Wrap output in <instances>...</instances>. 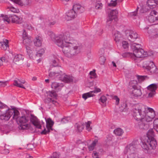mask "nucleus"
Here are the masks:
<instances>
[{
	"label": "nucleus",
	"mask_w": 158,
	"mask_h": 158,
	"mask_svg": "<svg viewBox=\"0 0 158 158\" xmlns=\"http://www.w3.org/2000/svg\"><path fill=\"white\" fill-rule=\"evenodd\" d=\"M139 8L138 7H137L136 10L134 12H131L129 14V15L130 17H132L134 16H135L137 15V11L139 9Z\"/></svg>",
	"instance_id": "nucleus-50"
},
{
	"label": "nucleus",
	"mask_w": 158,
	"mask_h": 158,
	"mask_svg": "<svg viewBox=\"0 0 158 158\" xmlns=\"http://www.w3.org/2000/svg\"><path fill=\"white\" fill-rule=\"evenodd\" d=\"M98 142V140L95 139L93 141V143L88 146V148L89 151H92L94 149Z\"/></svg>",
	"instance_id": "nucleus-36"
},
{
	"label": "nucleus",
	"mask_w": 158,
	"mask_h": 158,
	"mask_svg": "<svg viewBox=\"0 0 158 158\" xmlns=\"http://www.w3.org/2000/svg\"><path fill=\"white\" fill-rule=\"evenodd\" d=\"M19 81H18L16 80H14V81L13 85H14L15 86L17 87L21 88L23 89H25V88L24 87L23 85H22L21 84L19 83Z\"/></svg>",
	"instance_id": "nucleus-44"
},
{
	"label": "nucleus",
	"mask_w": 158,
	"mask_h": 158,
	"mask_svg": "<svg viewBox=\"0 0 158 158\" xmlns=\"http://www.w3.org/2000/svg\"><path fill=\"white\" fill-rule=\"evenodd\" d=\"M59 61L57 59H51L50 62V68L49 70H51V68L54 67L55 68L58 67L59 66Z\"/></svg>",
	"instance_id": "nucleus-30"
},
{
	"label": "nucleus",
	"mask_w": 158,
	"mask_h": 158,
	"mask_svg": "<svg viewBox=\"0 0 158 158\" xmlns=\"http://www.w3.org/2000/svg\"><path fill=\"white\" fill-rule=\"evenodd\" d=\"M95 70H94L92 71H91L89 72V78L91 79L94 78L96 77L97 75L95 73Z\"/></svg>",
	"instance_id": "nucleus-41"
},
{
	"label": "nucleus",
	"mask_w": 158,
	"mask_h": 158,
	"mask_svg": "<svg viewBox=\"0 0 158 158\" xmlns=\"http://www.w3.org/2000/svg\"><path fill=\"white\" fill-rule=\"evenodd\" d=\"M101 91L100 89L95 88L94 90L93 91H90L89 92L83 94L82 97L85 100H86L88 98L93 97L94 96V95L93 93H97L100 92Z\"/></svg>",
	"instance_id": "nucleus-16"
},
{
	"label": "nucleus",
	"mask_w": 158,
	"mask_h": 158,
	"mask_svg": "<svg viewBox=\"0 0 158 158\" xmlns=\"http://www.w3.org/2000/svg\"><path fill=\"white\" fill-rule=\"evenodd\" d=\"M19 113L17 115L16 119L17 123L19 125V127L20 130H27L29 128L30 125L26 123L28 121V119L25 116L18 117Z\"/></svg>",
	"instance_id": "nucleus-8"
},
{
	"label": "nucleus",
	"mask_w": 158,
	"mask_h": 158,
	"mask_svg": "<svg viewBox=\"0 0 158 158\" xmlns=\"http://www.w3.org/2000/svg\"><path fill=\"white\" fill-rule=\"evenodd\" d=\"M126 37L129 40L133 42L138 37V34L135 31L131 30H128L125 31Z\"/></svg>",
	"instance_id": "nucleus-11"
},
{
	"label": "nucleus",
	"mask_w": 158,
	"mask_h": 158,
	"mask_svg": "<svg viewBox=\"0 0 158 158\" xmlns=\"http://www.w3.org/2000/svg\"><path fill=\"white\" fill-rule=\"evenodd\" d=\"M30 121L36 128L39 129L41 128V126L40 122L36 117L31 115Z\"/></svg>",
	"instance_id": "nucleus-18"
},
{
	"label": "nucleus",
	"mask_w": 158,
	"mask_h": 158,
	"mask_svg": "<svg viewBox=\"0 0 158 158\" xmlns=\"http://www.w3.org/2000/svg\"><path fill=\"white\" fill-rule=\"evenodd\" d=\"M73 9L77 14L83 12L85 10L84 7L78 4H74L73 5Z\"/></svg>",
	"instance_id": "nucleus-20"
},
{
	"label": "nucleus",
	"mask_w": 158,
	"mask_h": 158,
	"mask_svg": "<svg viewBox=\"0 0 158 158\" xmlns=\"http://www.w3.org/2000/svg\"><path fill=\"white\" fill-rule=\"evenodd\" d=\"M0 87H5L7 85V81H0Z\"/></svg>",
	"instance_id": "nucleus-56"
},
{
	"label": "nucleus",
	"mask_w": 158,
	"mask_h": 158,
	"mask_svg": "<svg viewBox=\"0 0 158 158\" xmlns=\"http://www.w3.org/2000/svg\"><path fill=\"white\" fill-rule=\"evenodd\" d=\"M34 44L36 46H40L42 45L41 38L40 36L37 37L34 40Z\"/></svg>",
	"instance_id": "nucleus-33"
},
{
	"label": "nucleus",
	"mask_w": 158,
	"mask_h": 158,
	"mask_svg": "<svg viewBox=\"0 0 158 158\" xmlns=\"http://www.w3.org/2000/svg\"><path fill=\"white\" fill-rule=\"evenodd\" d=\"M79 25L78 23H74L72 24L71 26V29L73 30H77L79 28Z\"/></svg>",
	"instance_id": "nucleus-45"
},
{
	"label": "nucleus",
	"mask_w": 158,
	"mask_h": 158,
	"mask_svg": "<svg viewBox=\"0 0 158 158\" xmlns=\"http://www.w3.org/2000/svg\"><path fill=\"white\" fill-rule=\"evenodd\" d=\"M113 99L115 100L116 104L118 105L119 103L120 99L117 96H114Z\"/></svg>",
	"instance_id": "nucleus-58"
},
{
	"label": "nucleus",
	"mask_w": 158,
	"mask_h": 158,
	"mask_svg": "<svg viewBox=\"0 0 158 158\" xmlns=\"http://www.w3.org/2000/svg\"><path fill=\"white\" fill-rule=\"evenodd\" d=\"M144 9V8H142L140 10V11L142 13H145V12L147 11L148 10V8H146V7H145V10H143V9Z\"/></svg>",
	"instance_id": "nucleus-64"
},
{
	"label": "nucleus",
	"mask_w": 158,
	"mask_h": 158,
	"mask_svg": "<svg viewBox=\"0 0 158 158\" xmlns=\"http://www.w3.org/2000/svg\"><path fill=\"white\" fill-rule=\"evenodd\" d=\"M137 77L139 82H141L144 80L148 79V77L146 76H137Z\"/></svg>",
	"instance_id": "nucleus-43"
},
{
	"label": "nucleus",
	"mask_w": 158,
	"mask_h": 158,
	"mask_svg": "<svg viewBox=\"0 0 158 158\" xmlns=\"http://www.w3.org/2000/svg\"><path fill=\"white\" fill-rule=\"evenodd\" d=\"M102 6V4L100 2H96L95 5V8L97 9H101Z\"/></svg>",
	"instance_id": "nucleus-46"
},
{
	"label": "nucleus",
	"mask_w": 158,
	"mask_h": 158,
	"mask_svg": "<svg viewBox=\"0 0 158 158\" xmlns=\"http://www.w3.org/2000/svg\"><path fill=\"white\" fill-rule=\"evenodd\" d=\"M91 123V122L90 121H88L87 123H84V125H86V129L88 131H90L91 129V128L90 127V124Z\"/></svg>",
	"instance_id": "nucleus-49"
},
{
	"label": "nucleus",
	"mask_w": 158,
	"mask_h": 158,
	"mask_svg": "<svg viewBox=\"0 0 158 158\" xmlns=\"http://www.w3.org/2000/svg\"><path fill=\"white\" fill-rule=\"evenodd\" d=\"M2 20L5 23H9L11 20L12 22L19 24L23 22L22 18L14 14L13 15H4L2 14L1 16Z\"/></svg>",
	"instance_id": "nucleus-5"
},
{
	"label": "nucleus",
	"mask_w": 158,
	"mask_h": 158,
	"mask_svg": "<svg viewBox=\"0 0 158 158\" xmlns=\"http://www.w3.org/2000/svg\"><path fill=\"white\" fill-rule=\"evenodd\" d=\"M129 44L128 42L126 41H121V46L119 47H123L124 49H126L128 47Z\"/></svg>",
	"instance_id": "nucleus-42"
},
{
	"label": "nucleus",
	"mask_w": 158,
	"mask_h": 158,
	"mask_svg": "<svg viewBox=\"0 0 158 158\" xmlns=\"http://www.w3.org/2000/svg\"><path fill=\"white\" fill-rule=\"evenodd\" d=\"M23 43L25 45L29 57L31 59L33 58L32 52L31 49L32 42L31 38H27L23 40Z\"/></svg>",
	"instance_id": "nucleus-10"
},
{
	"label": "nucleus",
	"mask_w": 158,
	"mask_h": 158,
	"mask_svg": "<svg viewBox=\"0 0 158 158\" xmlns=\"http://www.w3.org/2000/svg\"><path fill=\"white\" fill-rule=\"evenodd\" d=\"M131 91L132 92L133 95L135 97H139L141 96L142 94V91L140 86L133 89Z\"/></svg>",
	"instance_id": "nucleus-22"
},
{
	"label": "nucleus",
	"mask_w": 158,
	"mask_h": 158,
	"mask_svg": "<svg viewBox=\"0 0 158 158\" xmlns=\"http://www.w3.org/2000/svg\"><path fill=\"white\" fill-rule=\"evenodd\" d=\"M76 130L77 132L81 131L84 128V123L79 122L75 125Z\"/></svg>",
	"instance_id": "nucleus-28"
},
{
	"label": "nucleus",
	"mask_w": 158,
	"mask_h": 158,
	"mask_svg": "<svg viewBox=\"0 0 158 158\" xmlns=\"http://www.w3.org/2000/svg\"><path fill=\"white\" fill-rule=\"evenodd\" d=\"M122 56L124 57H130L134 60V58H135L134 54L130 52H127L123 54Z\"/></svg>",
	"instance_id": "nucleus-39"
},
{
	"label": "nucleus",
	"mask_w": 158,
	"mask_h": 158,
	"mask_svg": "<svg viewBox=\"0 0 158 158\" xmlns=\"http://www.w3.org/2000/svg\"><path fill=\"white\" fill-rule=\"evenodd\" d=\"M143 67L152 73H158V69L154 63L152 61H144L143 62Z\"/></svg>",
	"instance_id": "nucleus-9"
},
{
	"label": "nucleus",
	"mask_w": 158,
	"mask_h": 158,
	"mask_svg": "<svg viewBox=\"0 0 158 158\" xmlns=\"http://www.w3.org/2000/svg\"><path fill=\"white\" fill-rule=\"evenodd\" d=\"M117 0H111L110 3L108 4V6H116L117 4Z\"/></svg>",
	"instance_id": "nucleus-47"
},
{
	"label": "nucleus",
	"mask_w": 158,
	"mask_h": 158,
	"mask_svg": "<svg viewBox=\"0 0 158 158\" xmlns=\"http://www.w3.org/2000/svg\"><path fill=\"white\" fill-rule=\"evenodd\" d=\"M14 2L21 6L29 5L30 2L29 0H10Z\"/></svg>",
	"instance_id": "nucleus-21"
},
{
	"label": "nucleus",
	"mask_w": 158,
	"mask_h": 158,
	"mask_svg": "<svg viewBox=\"0 0 158 158\" xmlns=\"http://www.w3.org/2000/svg\"><path fill=\"white\" fill-rule=\"evenodd\" d=\"M47 94L50 97L55 98H56L57 96V95L56 92L53 90L49 91L47 93Z\"/></svg>",
	"instance_id": "nucleus-37"
},
{
	"label": "nucleus",
	"mask_w": 158,
	"mask_h": 158,
	"mask_svg": "<svg viewBox=\"0 0 158 158\" xmlns=\"http://www.w3.org/2000/svg\"><path fill=\"white\" fill-rule=\"evenodd\" d=\"M0 66H2V65L3 64L2 63L3 61H5V57H2L1 58H0Z\"/></svg>",
	"instance_id": "nucleus-61"
},
{
	"label": "nucleus",
	"mask_w": 158,
	"mask_h": 158,
	"mask_svg": "<svg viewBox=\"0 0 158 158\" xmlns=\"http://www.w3.org/2000/svg\"><path fill=\"white\" fill-rule=\"evenodd\" d=\"M147 136L145 139L154 138V133L152 129H150L147 133Z\"/></svg>",
	"instance_id": "nucleus-34"
},
{
	"label": "nucleus",
	"mask_w": 158,
	"mask_h": 158,
	"mask_svg": "<svg viewBox=\"0 0 158 158\" xmlns=\"http://www.w3.org/2000/svg\"><path fill=\"white\" fill-rule=\"evenodd\" d=\"M139 86L137 81L133 80L129 82L128 88L131 91V90L136 88Z\"/></svg>",
	"instance_id": "nucleus-25"
},
{
	"label": "nucleus",
	"mask_w": 158,
	"mask_h": 158,
	"mask_svg": "<svg viewBox=\"0 0 158 158\" xmlns=\"http://www.w3.org/2000/svg\"><path fill=\"white\" fill-rule=\"evenodd\" d=\"M47 130L45 128L44 129V130H43L41 132V134H46L47 133H48L50 131V129H49V131L48 130V129L47 128Z\"/></svg>",
	"instance_id": "nucleus-59"
},
{
	"label": "nucleus",
	"mask_w": 158,
	"mask_h": 158,
	"mask_svg": "<svg viewBox=\"0 0 158 158\" xmlns=\"http://www.w3.org/2000/svg\"><path fill=\"white\" fill-rule=\"evenodd\" d=\"M22 38L23 40H24V39H26L27 38H30V37H28L25 30H23V32L22 35Z\"/></svg>",
	"instance_id": "nucleus-53"
},
{
	"label": "nucleus",
	"mask_w": 158,
	"mask_h": 158,
	"mask_svg": "<svg viewBox=\"0 0 158 158\" xmlns=\"http://www.w3.org/2000/svg\"><path fill=\"white\" fill-rule=\"evenodd\" d=\"M44 53V50L43 48H41L38 50L35 55V58L37 57H40Z\"/></svg>",
	"instance_id": "nucleus-40"
},
{
	"label": "nucleus",
	"mask_w": 158,
	"mask_h": 158,
	"mask_svg": "<svg viewBox=\"0 0 158 158\" xmlns=\"http://www.w3.org/2000/svg\"><path fill=\"white\" fill-rule=\"evenodd\" d=\"M114 37L117 46H121V42L123 39V36L121 33L118 31H115Z\"/></svg>",
	"instance_id": "nucleus-14"
},
{
	"label": "nucleus",
	"mask_w": 158,
	"mask_h": 158,
	"mask_svg": "<svg viewBox=\"0 0 158 158\" xmlns=\"http://www.w3.org/2000/svg\"><path fill=\"white\" fill-rule=\"evenodd\" d=\"M49 35L53 42L59 47L62 48L63 53L68 57L72 58L80 52L81 46L71 37L69 33H65L63 35H56L53 32H50Z\"/></svg>",
	"instance_id": "nucleus-1"
},
{
	"label": "nucleus",
	"mask_w": 158,
	"mask_h": 158,
	"mask_svg": "<svg viewBox=\"0 0 158 158\" xmlns=\"http://www.w3.org/2000/svg\"><path fill=\"white\" fill-rule=\"evenodd\" d=\"M59 155L56 152H54L52 155L49 158H59Z\"/></svg>",
	"instance_id": "nucleus-55"
},
{
	"label": "nucleus",
	"mask_w": 158,
	"mask_h": 158,
	"mask_svg": "<svg viewBox=\"0 0 158 158\" xmlns=\"http://www.w3.org/2000/svg\"><path fill=\"white\" fill-rule=\"evenodd\" d=\"M70 119L69 117H67L63 118L61 120V123H65L68 122L69 120Z\"/></svg>",
	"instance_id": "nucleus-52"
},
{
	"label": "nucleus",
	"mask_w": 158,
	"mask_h": 158,
	"mask_svg": "<svg viewBox=\"0 0 158 158\" xmlns=\"http://www.w3.org/2000/svg\"><path fill=\"white\" fill-rule=\"evenodd\" d=\"M77 14L72 8L69 10L67 13V15L68 17H69L70 18H76Z\"/></svg>",
	"instance_id": "nucleus-31"
},
{
	"label": "nucleus",
	"mask_w": 158,
	"mask_h": 158,
	"mask_svg": "<svg viewBox=\"0 0 158 158\" xmlns=\"http://www.w3.org/2000/svg\"><path fill=\"white\" fill-rule=\"evenodd\" d=\"M141 147L144 150L155 149L156 147L157 142L154 138L145 139L142 140Z\"/></svg>",
	"instance_id": "nucleus-4"
},
{
	"label": "nucleus",
	"mask_w": 158,
	"mask_h": 158,
	"mask_svg": "<svg viewBox=\"0 0 158 158\" xmlns=\"http://www.w3.org/2000/svg\"><path fill=\"white\" fill-rule=\"evenodd\" d=\"M92 156L94 158H98L99 157V155L98 153L95 151L93 152L92 154Z\"/></svg>",
	"instance_id": "nucleus-54"
},
{
	"label": "nucleus",
	"mask_w": 158,
	"mask_h": 158,
	"mask_svg": "<svg viewBox=\"0 0 158 158\" xmlns=\"http://www.w3.org/2000/svg\"><path fill=\"white\" fill-rule=\"evenodd\" d=\"M6 105L0 101V109H2L5 107Z\"/></svg>",
	"instance_id": "nucleus-62"
},
{
	"label": "nucleus",
	"mask_w": 158,
	"mask_h": 158,
	"mask_svg": "<svg viewBox=\"0 0 158 158\" xmlns=\"http://www.w3.org/2000/svg\"><path fill=\"white\" fill-rule=\"evenodd\" d=\"M141 45L138 44L133 43L131 44V48L133 51L135 58H134V60H135L137 58L144 57L147 56V52L141 48Z\"/></svg>",
	"instance_id": "nucleus-3"
},
{
	"label": "nucleus",
	"mask_w": 158,
	"mask_h": 158,
	"mask_svg": "<svg viewBox=\"0 0 158 158\" xmlns=\"http://www.w3.org/2000/svg\"><path fill=\"white\" fill-rule=\"evenodd\" d=\"M118 15V11L116 10H113L110 12L109 14V19L107 21V23L108 24L109 22L114 19H115L117 18V15Z\"/></svg>",
	"instance_id": "nucleus-19"
},
{
	"label": "nucleus",
	"mask_w": 158,
	"mask_h": 158,
	"mask_svg": "<svg viewBox=\"0 0 158 158\" xmlns=\"http://www.w3.org/2000/svg\"><path fill=\"white\" fill-rule=\"evenodd\" d=\"M106 60V58L104 56H101L99 58L100 63L101 64H103Z\"/></svg>",
	"instance_id": "nucleus-48"
},
{
	"label": "nucleus",
	"mask_w": 158,
	"mask_h": 158,
	"mask_svg": "<svg viewBox=\"0 0 158 158\" xmlns=\"http://www.w3.org/2000/svg\"><path fill=\"white\" fill-rule=\"evenodd\" d=\"M133 116L135 119L139 121L138 126L141 129H146L148 127V123L152 121L155 116L154 110L140 104L137 105L133 110Z\"/></svg>",
	"instance_id": "nucleus-2"
},
{
	"label": "nucleus",
	"mask_w": 158,
	"mask_h": 158,
	"mask_svg": "<svg viewBox=\"0 0 158 158\" xmlns=\"http://www.w3.org/2000/svg\"><path fill=\"white\" fill-rule=\"evenodd\" d=\"M64 85L62 83H58L56 82H53L51 85V87L55 89L57 91L60 90Z\"/></svg>",
	"instance_id": "nucleus-24"
},
{
	"label": "nucleus",
	"mask_w": 158,
	"mask_h": 158,
	"mask_svg": "<svg viewBox=\"0 0 158 158\" xmlns=\"http://www.w3.org/2000/svg\"><path fill=\"white\" fill-rule=\"evenodd\" d=\"M136 145L132 144H130L127 146L124 151L125 154H128V158H144V157L139 158L138 154L135 153L134 152L136 149Z\"/></svg>",
	"instance_id": "nucleus-7"
},
{
	"label": "nucleus",
	"mask_w": 158,
	"mask_h": 158,
	"mask_svg": "<svg viewBox=\"0 0 158 158\" xmlns=\"http://www.w3.org/2000/svg\"><path fill=\"white\" fill-rule=\"evenodd\" d=\"M54 124V122L50 118L48 119L46 121V127L48 129V130L49 131V129L52 130H53L52 127Z\"/></svg>",
	"instance_id": "nucleus-32"
},
{
	"label": "nucleus",
	"mask_w": 158,
	"mask_h": 158,
	"mask_svg": "<svg viewBox=\"0 0 158 158\" xmlns=\"http://www.w3.org/2000/svg\"><path fill=\"white\" fill-rule=\"evenodd\" d=\"M114 132L116 135L121 136L124 132L123 130L121 128H117L114 130Z\"/></svg>",
	"instance_id": "nucleus-35"
},
{
	"label": "nucleus",
	"mask_w": 158,
	"mask_h": 158,
	"mask_svg": "<svg viewBox=\"0 0 158 158\" xmlns=\"http://www.w3.org/2000/svg\"><path fill=\"white\" fill-rule=\"evenodd\" d=\"M157 86L158 85L157 84L154 83L147 87L148 89L150 91L148 94V98H152L155 94L156 90L157 89Z\"/></svg>",
	"instance_id": "nucleus-13"
},
{
	"label": "nucleus",
	"mask_w": 158,
	"mask_h": 158,
	"mask_svg": "<svg viewBox=\"0 0 158 158\" xmlns=\"http://www.w3.org/2000/svg\"><path fill=\"white\" fill-rule=\"evenodd\" d=\"M107 100V98L104 96H102L99 99V101L102 102V103H104Z\"/></svg>",
	"instance_id": "nucleus-51"
},
{
	"label": "nucleus",
	"mask_w": 158,
	"mask_h": 158,
	"mask_svg": "<svg viewBox=\"0 0 158 158\" xmlns=\"http://www.w3.org/2000/svg\"><path fill=\"white\" fill-rule=\"evenodd\" d=\"M8 41L6 39H3L2 41L0 42V47L2 49L6 50L9 47Z\"/></svg>",
	"instance_id": "nucleus-27"
},
{
	"label": "nucleus",
	"mask_w": 158,
	"mask_h": 158,
	"mask_svg": "<svg viewBox=\"0 0 158 158\" xmlns=\"http://www.w3.org/2000/svg\"><path fill=\"white\" fill-rule=\"evenodd\" d=\"M148 33L151 37L156 38L158 36V30L157 29L150 30Z\"/></svg>",
	"instance_id": "nucleus-29"
},
{
	"label": "nucleus",
	"mask_w": 158,
	"mask_h": 158,
	"mask_svg": "<svg viewBox=\"0 0 158 158\" xmlns=\"http://www.w3.org/2000/svg\"><path fill=\"white\" fill-rule=\"evenodd\" d=\"M2 153L7 154L9 153V151L8 149H4L1 152Z\"/></svg>",
	"instance_id": "nucleus-60"
},
{
	"label": "nucleus",
	"mask_w": 158,
	"mask_h": 158,
	"mask_svg": "<svg viewBox=\"0 0 158 158\" xmlns=\"http://www.w3.org/2000/svg\"><path fill=\"white\" fill-rule=\"evenodd\" d=\"M44 102L46 103H52L53 104H55L56 103H57L56 101L49 98L45 99L44 100Z\"/></svg>",
	"instance_id": "nucleus-38"
},
{
	"label": "nucleus",
	"mask_w": 158,
	"mask_h": 158,
	"mask_svg": "<svg viewBox=\"0 0 158 158\" xmlns=\"http://www.w3.org/2000/svg\"><path fill=\"white\" fill-rule=\"evenodd\" d=\"M153 124L154 126H158V118L155 119L153 122Z\"/></svg>",
	"instance_id": "nucleus-63"
},
{
	"label": "nucleus",
	"mask_w": 158,
	"mask_h": 158,
	"mask_svg": "<svg viewBox=\"0 0 158 158\" xmlns=\"http://www.w3.org/2000/svg\"><path fill=\"white\" fill-rule=\"evenodd\" d=\"M9 10L11 11L14 12V13H17L19 11L18 9H17L13 7H11L9 8Z\"/></svg>",
	"instance_id": "nucleus-57"
},
{
	"label": "nucleus",
	"mask_w": 158,
	"mask_h": 158,
	"mask_svg": "<svg viewBox=\"0 0 158 158\" xmlns=\"http://www.w3.org/2000/svg\"><path fill=\"white\" fill-rule=\"evenodd\" d=\"M24 58V56L20 54H17L14 57L13 61L15 64H18L19 62H22Z\"/></svg>",
	"instance_id": "nucleus-23"
},
{
	"label": "nucleus",
	"mask_w": 158,
	"mask_h": 158,
	"mask_svg": "<svg viewBox=\"0 0 158 158\" xmlns=\"http://www.w3.org/2000/svg\"><path fill=\"white\" fill-rule=\"evenodd\" d=\"M19 113L18 111L15 110L14 109H8L5 113L1 114H0V119L4 121H8L10 117L13 115V119L17 118V115Z\"/></svg>",
	"instance_id": "nucleus-6"
},
{
	"label": "nucleus",
	"mask_w": 158,
	"mask_h": 158,
	"mask_svg": "<svg viewBox=\"0 0 158 158\" xmlns=\"http://www.w3.org/2000/svg\"><path fill=\"white\" fill-rule=\"evenodd\" d=\"M63 69L61 66L56 67L55 69V72H50L49 73V76L52 78H54L57 77H60L63 73Z\"/></svg>",
	"instance_id": "nucleus-12"
},
{
	"label": "nucleus",
	"mask_w": 158,
	"mask_h": 158,
	"mask_svg": "<svg viewBox=\"0 0 158 158\" xmlns=\"http://www.w3.org/2000/svg\"><path fill=\"white\" fill-rule=\"evenodd\" d=\"M156 4H158V1L155 0H148L147 2L148 7L151 9L155 8Z\"/></svg>",
	"instance_id": "nucleus-26"
},
{
	"label": "nucleus",
	"mask_w": 158,
	"mask_h": 158,
	"mask_svg": "<svg viewBox=\"0 0 158 158\" xmlns=\"http://www.w3.org/2000/svg\"><path fill=\"white\" fill-rule=\"evenodd\" d=\"M60 80L66 83H68L73 81V77L72 76L67 75L63 72V73L60 75L59 77Z\"/></svg>",
	"instance_id": "nucleus-17"
},
{
	"label": "nucleus",
	"mask_w": 158,
	"mask_h": 158,
	"mask_svg": "<svg viewBox=\"0 0 158 158\" xmlns=\"http://www.w3.org/2000/svg\"><path fill=\"white\" fill-rule=\"evenodd\" d=\"M148 20L150 23H154L155 21L158 20V13L155 10H152L148 17Z\"/></svg>",
	"instance_id": "nucleus-15"
}]
</instances>
